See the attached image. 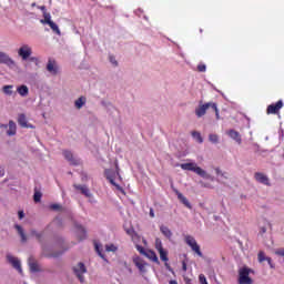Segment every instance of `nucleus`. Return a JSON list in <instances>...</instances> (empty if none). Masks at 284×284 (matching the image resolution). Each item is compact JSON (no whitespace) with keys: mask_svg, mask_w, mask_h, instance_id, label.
<instances>
[{"mask_svg":"<svg viewBox=\"0 0 284 284\" xmlns=\"http://www.w3.org/2000/svg\"><path fill=\"white\" fill-rule=\"evenodd\" d=\"M210 109L215 112L216 120L219 121L221 119V115L219 114V105L216 104V102H206L204 104H200L199 108L195 109L196 118L201 119V116H205L207 110Z\"/></svg>","mask_w":284,"mask_h":284,"instance_id":"f257e3e1","label":"nucleus"},{"mask_svg":"<svg viewBox=\"0 0 284 284\" xmlns=\"http://www.w3.org/2000/svg\"><path fill=\"white\" fill-rule=\"evenodd\" d=\"M181 170H186L187 172H195L199 176H202V179H212L211 174H207L205 170L201 169L196 165V163H182L180 164Z\"/></svg>","mask_w":284,"mask_h":284,"instance_id":"f03ea898","label":"nucleus"},{"mask_svg":"<svg viewBox=\"0 0 284 284\" xmlns=\"http://www.w3.org/2000/svg\"><path fill=\"white\" fill-rule=\"evenodd\" d=\"M184 241L189 247H191L192 252H195L197 256L203 257V252H201V246L196 243V240L192 235H185Z\"/></svg>","mask_w":284,"mask_h":284,"instance_id":"7ed1b4c3","label":"nucleus"},{"mask_svg":"<svg viewBox=\"0 0 284 284\" xmlns=\"http://www.w3.org/2000/svg\"><path fill=\"white\" fill-rule=\"evenodd\" d=\"M73 272L79 278L80 283H83L85 281V278L83 277V274L88 272V268H85V264H83L82 262L78 263V265L73 267Z\"/></svg>","mask_w":284,"mask_h":284,"instance_id":"20e7f679","label":"nucleus"},{"mask_svg":"<svg viewBox=\"0 0 284 284\" xmlns=\"http://www.w3.org/2000/svg\"><path fill=\"white\" fill-rule=\"evenodd\" d=\"M239 283L240 284H252V280L250 277V268L243 267L240 270Z\"/></svg>","mask_w":284,"mask_h":284,"instance_id":"39448f33","label":"nucleus"},{"mask_svg":"<svg viewBox=\"0 0 284 284\" xmlns=\"http://www.w3.org/2000/svg\"><path fill=\"white\" fill-rule=\"evenodd\" d=\"M18 54L23 61H28V59H30V57L32 55V48H30V45L28 44H23L19 49Z\"/></svg>","mask_w":284,"mask_h":284,"instance_id":"423d86ee","label":"nucleus"},{"mask_svg":"<svg viewBox=\"0 0 284 284\" xmlns=\"http://www.w3.org/2000/svg\"><path fill=\"white\" fill-rule=\"evenodd\" d=\"M281 109H283V100L270 104L266 109V114H280Z\"/></svg>","mask_w":284,"mask_h":284,"instance_id":"0eeeda50","label":"nucleus"},{"mask_svg":"<svg viewBox=\"0 0 284 284\" xmlns=\"http://www.w3.org/2000/svg\"><path fill=\"white\" fill-rule=\"evenodd\" d=\"M7 261L14 270H17V272H19V274H23V268H21V261H19V258L8 254Z\"/></svg>","mask_w":284,"mask_h":284,"instance_id":"6e6552de","label":"nucleus"},{"mask_svg":"<svg viewBox=\"0 0 284 284\" xmlns=\"http://www.w3.org/2000/svg\"><path fill=\"white\" fill-rule=\"evenodd\" d=\"M47 70L50 74L57 77V74H59L60 68L55 60L49 59L47 63Z\"/></svg>","mask_w":284,"mask_h":284,"instance_id":"1a4fd4ad","label":"nucleus"},{"mask_svg":"<svg viewBox=\"0 0 284 284\" xmlns=\"http://www.w3.org/2000/svg\"><path fill=\"white\" fill-rule=\"evenodd\" d=\"M254 179L255 181H257V183H262V185H267L268 187L270 185H272V183H270V178H267V175H265L264 173L256 172L254 174Z\"/></svg>","mask_w":284,"mask_h":284,"instance_id":"9d476101","label":"nucleus"},{"mask_svg":"<svg viewBox=\"0 0 284 284\" xmlns=\"http://www.w3.org/2000/svg\"><path fill=\"white\" fill-rule=\"evenodd\" d=\"M173 192L176 194L179 201H181L182 204L185 205V207L192 210V204H190V201L183 195V193H180V191L176 189H173Z\"/></svg>","mask_w":284,"mask_h":284,"instance_id":"9b49d317","label":"nucleus"},{"mask_svg":"<svg viewBox=\"0 0 284 284\" xmlns=\"http://www.w3.org/2000/svg\"><path fill=\"white\" fill-rule=\"evenodd\" d=\"M134 265L138 267V270L141 272V274H145L148 267V263L141 258H134L133 260Z\"/></svg>","mask_w":284,"mask_h":284,"instance_id":"f8f14e48","label":"nucleus"},{"mask_svg":"<svg viewBox=\"0 0 284 284\" xmlns=\"http://www.w3.org/2000/svg\"><path fill=\"white\" fill-rule=\"evenodd\" d=\"M0 63H3L4 65H14V60H12L6 52L0 51Z\"/></svg>","mask_w":284,"mask_h":284,"instance_id":"ddd939ff","label":"nucleus"},{"mask_svg":"<svg viewBox=\"0 0 284 284\" xmlns=\"http://www.w3.org/2000/svg\"><path fill=\"white\" fill-rule=\"evenodd\" d=\"M18 123L21 128H30L31 130H34V125L28 124V119L26 118V114H20L18 116Z\"/></svg>","mask_w":284,"mask_h":284,"instance_id":"4468645a","label":"nucleus"},{"mask_svg":"<svg viewBox=\"0 0 284 284\" xmlns=\"http://www.w3.org/2000/svg\"><path fill=\"white\" fill-rule=\"evenodd\" d=\"M73 187L75 190H80L81 194L85 195L87 199H92V193L90 192V189H88L85 185L74 184Z\"/></svg>","mask_w":284,"mask_h":284,"instance_id":"2eb2a0df","label":"nucleus"},{"mask_svg":"<svg viewBox=\"0 0 284 284\" xmlns=\"http://www.w3.org/2000/svg\"><path fill=\"white\" fill-rule=\"evenodd\" d=\"M144 256L152 261L153 263H156V265H161V262L159 261V256H156V253L152 250H148L146 253H144Z\"/></svg>","mask_w":284,"mask_h":284,"instance_id":"dca6fc26","label":"nucleus"},{"mask_svg":"<svg viewBox=\"0 0 284 284\" xmlns=\"http://www.w3.org/2000/svg\"><path fill=\"white\" fill-rule=\"evenodd\" d=\"M63 156L71 165H79V160L74 159V155L70 151H63Z\"/></svg>","mask_w":284,"mask_h":284,"instance_id":"f3484780","label":"nucleus"},{"mask_svg":"<svg viewBox=\"0 0 284 284\" xmlns=\"http://www.w3.org/2000/svg\"><path fill=\"white\" fill-rule=\"evenodd\" d=\"M14 229L17 230V232H18L20 239H21V242L27 243L28 242V236L26 235V232L23 231V227H21V225H19V224H16Z\"/></svg>","mask_w":284,"mask_h":284,"instance_id":"a211bd4d","label":"nucleus"},{"mask_svg":"<svg viewBox=\"0 0 284 284\" xmlns=\"http://www.w3.org/2000/svg\"><path fill=\"white\" fill-rule=\"evenodd\" d=\"M42 251L43 254L47 258H59V256H61V254H63V252H58V253H47L48 248L45 247V245H42Z\"/></svg>","mask_w":284,"mask_h":284,"instance_id":"6ab92c4d","label":"nucleus"},{"mask_svg":"<svg viewBox=\"0 0 284 284\" xmlns=\"http://www.w3.org/2000/svg\"><path fill=\"white\" fill-rule=\"evenodd\" d=\"M160 254V258L161 261H163L165 263V267H168V270H170V264H168V261H170V257H168V251L162 250V251H158Z\"/></svg>","mask_w":284,"mask_h":284,"instance_id":"aec40b11","label":"nucleus"},{"mask_svg":"<svg viewBox=\"0 0 284 284\" xmlns=\"http://www.w3.org/2000/svg\"><path fill=\"white\" fill-rule=\"evenodd\" d=\"M8 136H14L17 134V124L14 121H9V130L7 131Z\"/></svg>","mask_w":284,"mask_h":284,"instance_id":"412c9836","label":"nucleus"},{"mask_svg":"<svg viewBox=\"0 0 284 284\" xmlns=\"http://www.w3.org/2000/svg\"><path fill=\"white\" fill-rule=\"evenodd\" d=\"M229 136L233 139V141H236V143L241 144V134L239 131L235 130H230L229 131Z\"/></svg>","mask_w":284,"mask_h":284,"instance_id":"4be33fe9","label":"nucleus"},{"mask_svg":"<svg viewBox=\"0 0 284 284\" xmlns=\"http://www.w3.org/2000/svg\"><path fill=\"white\" fill-rule=\"evenodd\" d=\"M17 92L20 94V97H28L30 90L28 89V85L22 84L18 87Z\"/></svg>","mask_w":284,"mask_h":284,"instance_id":"5701e85b","label":"nucleus"},{"mask_svg":"<svg viewBox=\"0 0 284 284\" xmlns=\"http://www.w3.org/2000/svg\"><path fill=\"white\" fill-rule=\"evenodd\" d=\"M160 232L163 234V236H165L166 239H172V231L165 226V225H161L160 226Z\"/></svg>","mask_w":284,"mask_h":284,"instance_id":"b1692460","label":"nucleus"},{"mask_svg":"<svg viewBox=\"0 0 284 284\" xmlns=\"http://www.w3.org/2000/svg\"><path fill=\"white\" fill-rule=\"evenodd\" d=\"M43 18L44 19H42V20H40V23H43L44 26L47 24H50V23H52V16L50 14V13H48V12H43Z\"/></svg>","mask_w":284,"mask_h":284,"instance_id":"393cba45","label":"nucleus"},{"mask_svg":"<svg viewBox=\"0 0 284 284\" xmlns=\"http://www.w3.org/2000/svg\"><path fill=\"white\" fill-rule=\"evenodd\" d=\"M51 30L58 34V37H61V29H59V26H57V23H54V21H51L49 24H48Z\"/></svg>","mask_w":284,"mask_h":284,"instance_id":"a878e982","label":"nucleus"},{"mask_svg":"<svg viewBox=\"0 0 284 284\" xmlns=\"http://www.w3.org/2000/svg\"><path fill=\"white\" fill-rule=\"evenodd\" d=\"M74 105L78 110H81V108H83V105H85V98L80 97L78 100H75Z\"/></svg>","mask_w":284,"mask_h":284,"instance_id":"bb28decb","label":"nucleus"},{"mask_svg":"<svg viewBox=\"0 0 284 284\" xmlns=\"http://www.w3.org/2000/svg\"><path fill=\"white\" fill-rule=\"evenodd\" d=\"M78 239H79V241H83V240H85V237H87V232H85V229H83V226H79L78 227Z\"/></svg>","mask_w":284,"mask_h":284,"instance_id":"cd10ccee","label":"nucleus"},{"mask_svg":"<svg viewBox=\"0 0 284 284\" xmlns=\"http://www.w3.org/2000/svg\"><path fill=\"white\" fill-rule=\"evenodd\" d=\"M29 267L31 272H39V264L37 262H32V257L29 258Z\"/></svg>","mask_w":284,"mask_h":284,"instance_id":"c85d7f7f","label":"nucleus"},{"mask_svg":"<svg viewBox=\"0 0 284 284\" xmlns=\"http://www.w3.org/2000/svg\"><path fill=\"white\" fill-rule=\"evenodd\" d=\"M31 236H36L37 241H39V243L43 242V233H39L37 232V230H31Z\"/></svg>","mask_w":284,"mask_h":284,"instance_id":"c756f323","label":"nucleus"},{"mask_svg":"<svg viewBox=\"0 0 284 284\" xmlns=\"http://www.w3.org/2000/svg\"><path fill=\"white\" fill-rule=\"evenodd\" d=\"M155 250H156L158 252H161V251L164 250V248H163V242H161V239H159V237L155 239Z\"/></svg>","mask_w":284,"mask_h":284,"instance_id":"7c9ffc66","label":"nucleus"},{"mask_svg":"<svg viewBox=\"0 0 284 284\" xmlns=\"http://www.w3.org/2000/svg\"><path fill=\"white\" fill-rule=\"evenodd\" d=\"M193 139H196L197 142L203 143V136H201V133L199 131L192 132Z\"/></svg>","mask_w":284,"mask_h":284,"instance_id":"2f4dec72","label":"nucleus"},{"mask_svg":"<svg viewBox=\"0 0 284 284\" xmlns=\"http://www.w3.org/2000/svg\"><path fill=\"white\" fill-rule=\"evenodd\" d=\"M257 261H258V263H263L264 261H267V256H265V252H263V251L258 252Z\"/></svg>","mask_w":284,"mask_h":284,"instance_id":"473e14b6","label":"nucleus"},{"mask_svg":"<svg viewBox=\"0 0 284 284\" xmlns=\"http://www.w3.org/2000/svg\"><path fill=\"white\" fill-rule=\"evenodd\" d=\"M12 85H4L3 88H2V92L4 93V94H8L9 97L10 95H12Z\"/></svg>","mask_w":284,"mask_h":284,"instance_id":"72a5a7b5","label":"nucleus"},{"mask_svg":"<svg viewBox=\"0 0 284 284\" xmlns=\"http://www.w3.org/2000/svg\"><path fill=\"white\" fill-rule=\"evenodd\" d=\"M111 185H114V187H116V190H119L120 192H122V194H125V191L123 190V187L119 184H116V182H114L113 179H109Z\"/></svg>","mask_w":284,"mask_h":284,"instance_id":"f704fd0d","label":"nucleus"},{"mask_svg":"<svg viewBox=\"0 0 284 284\" xmlns=\"http://www.w3.org/2000/svg\"><path fill=\"white\" fill-rule=\"evenodd\" d=\"M209 140L211 141V143H219V135L210 134Z\"/></svg>","mask_w":284,"mask_h":284,"instance_id":"c9c22d12","label":"nucleus"},{"mask_svg":"<svg viewBox=\"0 0 284 284\" xmlns=\"http://www.w3.org/2000/svg\"><path fill=\"white\" fill-rule=\"evenodd\" d=\"M49 207H50V210H53L54 212H59L62 210L61 204H51Z\"/></svg>","mask_w":284,"mask_h":284,"instance_id":"e433bc0d","label":"nucleus"},{"mask_svg":"<svg viewBox=\"0 0 284 284\" xmlns=\"http://www.w3.org/2000/svg\"><path fill=\"white\" fill-rule=\"evenodd\" d=\"M41 196H42L41 192H36L33 195V201L36 203H39L41 201Z\"/></svg>","mask_w":284,"mask_h":284,"instance_id":"4c0bfd02","label":"nucleus"},{"mask_svg":"<svg viewBox=\"0 0 284 284\" xmlns=\"http://www.w3.org/2000/svg\"><path fill=\"white\" fill-rule=\"evenodd\" d=\"M106 252H116L118 247L114 244H109L105 246Z\"/></svg>","mask_w":284,"mask_h":284,"instance_id":"58836bf2","label":"nucleus"},{"mask_svg":"<svg viewBox=\"0 0 284 284\" xmlns=\"http://www.w3.org/2000/svg\"><path fill=\"white\" fill-rule=\"evenodd\" d=\"M136 250H138V252H140V254H143L144 256L148 252V251H145V248H143V246H139V245L136 246Z\"/></svg>","mask_w":284,"mask_h":284,"instance_id":"ea45409f","label":"nucleus"},{"mask_svg":"<svg viewBox=\"0 0 284 284\" xmlns=\"http://www.w3.org/2000/svg\"><path fill=\"white\" fill-rule=\"evenodd\" d=\"M197 70H199V72H205V70H206L205 64H199Z\"/></svg>","mask_w":284,"mask_h":284,"instance_id":"a19ab883","label":"nucleus"},{"mask_svg":"<svg viewBox=\"0 0 284 284\" xmlns=\"http://www.w3.org/2000/svg\"><path fill=\"white\" fill-rule=\"evenodd\" d=\"M275 254H276L277 256H284V248H278V250H276V251H275Z\"/></svg>","mask_w":284,"mask_h":284,"instance_id":"79ce46f5","label":"nucleus"},{"mask_svg":"<svg viewBox=\"0 0 284 284\" xmlns=\"http://www.w3.org/2000/svg\"><path fill=\"white\" fill-rule=\"evenodd\" d=\"M215 172L217 174V176H225V173H223V171H221V169H215Z\"/></svg>","mask_w":284,"mask_h":284,"instance_id":"37998d69","label":"nucleus"},{"mask_svg":"<svg viewBox=\"0 0 284 284\" xmlns=\"http://www.w3.org/2000/svg\"><path fill=\"white\" fill-rule=\"evenodd\" d=\"M200 283H202V284L207 283V280L205 278V275H200Z\"/></svg>","mask_w":284,"mask_h":284,"instance_id":"c03bdc74","label":"nucleus"},{"mask_svg":"<svg viewBox=\"0 0 284 284\" xmlns=\"http://www.w3.org/2000/svg\"><path fill=\"white\" fill-rule=\"evenodd\" d=\"M110 62L113 64V65H119V62H116V60L114 59V57H110Z\"/></svg>","mask_w":284,"mask_h":284,"instance_id":"a18cd8bd","label":"nucleus"},{"mask_svg":"<svg viewBox=\"0 0 284 284\" xmlns=\"http://www.w3.org/2000/svg\"><path fill=\"white\" fill-rule=\"evenodd\" d=\"M182 270L183 272H187V264L185 263V261L182 262Z\"/></svg>","mask_w":284,"mask_h":284,"instance_id":"49530a36","label":"nucleus"},{"mask_svg":"<svg viewBox=\"0 0 284 284\" xmlns=\"http://www.w3.org/2000/svg\"><path fill=\"white\" fill-rule=\"evenodd\" d=\"M95 250H97L99 256H101V258H103V253H101V251L99 250V245L98 244H95Z\"/></svg>","mask_w":284,"mask_h":284,"instance_id":"de8ad7c7","label":"nucleus"},{"mask_svg":"<svg viewBox=\"0 0 284 284\" xmlns=\"http://www.w3.org/2000/svg\"><path fill=\"white\" fill-rule=\"evenodd\" d=\"M266 261H267L270 267L274 268V264L272 263V257H267Z\"/></svg>","mask_w":284,"mask_h":284,"instance_id":"09e8293b","label":"nucleus"},{"mask_svg":"<svg viewBox=\"0 0 284 284\" xmlns=\"http://www.w3.org/2000/svg\"><path fill=\"white\" fill-rule=\"evenodd\" d=\"M18 216L21 220V219H23V216H26V214L23 213V211H19L18 212Z\"/></svg>","mask_w":284,"mask_h":284,"instance_id":"8fccbe9b","label":"nucleus"},{"mask_svg":"<svg viewBox=\"0 0 284 284\" xmlns=\"http://www.w3.org/2000/svg\"><path fill=\"white\" fill-rule=\"evenodd\" d=\"M150 216H151V219H154V209H150Z\"/></svg>","mask_w":284,"mask_h":284,"instance_id":"3c124183","label":"nucleus"},{"mask_svg":"<svg viewBox=\"0 0 284 284\" xmlns=\"http://www.w3.org/2000/svg\"><path fill=\"white\" fill-rule=\"evenodd\" d=\"M3 174H6V171L0 166V176H3Z\"/></svg>","mask_w":284,"mask_h":284,"instance_id":"603ef678","label":"nucleus"},{"mask_svg":"<svg viewBox=\"0 0 284 284\" xmlns=\"http://www.w3.org/2000/svg\"><path fill=\"white\" fill-rule=\"evenodd\" d=\"M40 10H42V12H45V6L40 7Z\"/></svg>","mask_w":284,"mask_h":284,"instance_id":"864d4df0","label":"nucleus"},{"mask_svg":"<svg viewBox=\"0 0 284 284\" xmlns=\"http://www.w3.org/2000/svg\"><path fill=\"white\" fill-rule=\"evenodd\" d=\"M30 61H38V59L37 58H30Z\"/></svg>","mask_w":284,"mask_h":284,"instance_id":"5fc2aeb1","label":"nucleus"},{"mask_svg":"<svg viewBox=\"0 0 284 284\" xmlns=\"http://www.w3.org/2000/svg\"><path fill=\"white\" fill-rule=\"evenodd\" d=\"M31 6H32V8H34V6H37V3L33 2Z\"/></svg>","mask_w":284,"mask_h":284,"instance_id":"6e6d98bb","label":"nucleus"},{"mask_svg":"<svg viewBox=\"0 0 284 284\" xmlns=\"http://www.w3.org/2000/svg\"><path fill=\"white\" fill-rule=\"evenodd\" d=\"M2 128H8V125H2Z\"/></svg>","mask_w":284,"mask_h":284,"instance_id":"4d7b16f0","label":"nucleus"},{"mask_svg":"<svg viewBox=\"0 0 284 284\" xmlns=\"http://www.w3.org/2000/svg\"><path fill=\"white\" fill-rule=\"evenodd\" d=\"M262 232H265V229H262Z\"/></svg>","mask_w":284,"mask_h":284,"instance_id":"13d9d810","label":"nucleus"}]
</instances>
